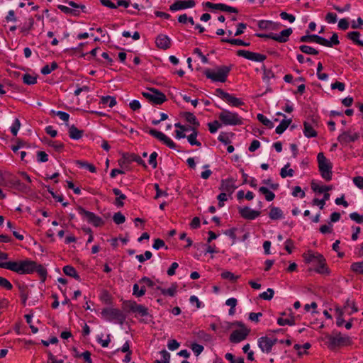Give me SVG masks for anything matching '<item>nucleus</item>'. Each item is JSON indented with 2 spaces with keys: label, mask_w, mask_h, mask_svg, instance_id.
<instances>
[{
  "label": "nucleus",
  "mask_w": 363,
  "mask_h": 363,
  "mask_svg": "<svg viewBox=\"0 0 363 363\" xmlns=\"http://www.w3.org/2000/svg\"><path fill=\"white\" fill-rule=\"evenodd\" d=\"M0 268L9 269L19 274H29L36 272L43 282L47 277L46 269L42 264L30 259L0 262Z\"/></svg>",
  "instance_id": "nucleus-1"
},
{
  "label": "nucleus",
  "mask_w": 363,
  "mask_h": 363,
  "mask_svg": "<svg viewBox=\"0 0 363 363\" xmlns=\"http://www.w3.org/2000/svg\"><path fill=\"white\" fill-rule=\"evenodd\" d=\"M230 70L231 66L224 65L217 67L213 70L207 69L205 70L204 74L208 79H211L213 82H225Z\"/></svg>",
  "instance_id": "nucleus-2"
},
{
  "label": "nucleus",
  "mask_w": 363,
  "mask_h": 363,
  "mask_svg": "<svg viewBox=\"0 0 363 363\" xmlns=\"http://www.w3.org/2000/svg\"><path fill=\"white\" fill-rule=\"evenodd\" d=\"M317 160L321 177L327 182L330 181L333 174L331 162L325 157L323 152L318 154Z\"/></svg>",
  "instance_id": "nucleus-3"
},
{
  "label": "nucleus",
  "mask_w": 363,
  "mask_h": 363,
  "mask_svg": "<svg viewBox=\"0 0 363 363\" xmlns=\"http://www.w3.org/2000/svg\"><path fill=\"white\" fill-rule=\"evenodd\" d=\"M335 335H326L328 347L333 350L337 347L350 345L352 340L348 336H342L340 333H333Z\"/></svg>",
  "instance_id": "nucleus-4"
},
{
  "label": "nucleus",
  "mask_w": 363,
  "mask_h": 363,
  "mask_svg": "<svg viewBox=\"0 0 363 363\" xmlns=\"http://www.w3.org/2000/svg\"><path fill=\"white\" fill-rule=\"evenodd\" d=\"M101 315L108 321L116 320L119 324L123 325L125 315L123 312L117 308H105L101 311Z\"/></svg>",
  "instance_id": "nucleus-5"
},
{
  "label": "nucleus",
  "mask_w": 363,
  "mask_h": 363,
  "mask_svg": "<svg viewBox=\"0 0 363 363\" xmlns=\"http://www.w3.org/2000/svg\"><path fill=\"white\" fill-rule=\"evenodd\" d=\"M150 92H142V95L150 102L156 105H160L167 101L166 96L155 88H147Z\"/></svg>",
  "instance_id": "nucleus-6"
},
{
  "label": "nucleus",
  "mask_w": 363,
  "mask_h": 363,
  "mask_svg": "<svg viewBox=\"0 0 363 363\" xmlns=\"http://www.w3.org/2000/svg\"><path fill=\"white\" fill-rule=\"evenodd\" d=\"M219 119L225 125H236L242 124V119L235 113L224 110L219 114Z\"/></svg>",
  "instance_id": "nucleus-7"
},
{
  "label": "nucleus",
  "mask_w": 363,
  "mask_h": 363,
  "mask_svg": "<svg viewBox=\"0 0 363 363\" xmlns=\"http://www.w3.org/2000/svg\"><path fill=\"white\" fill-rule=\"evenodd\" d=\"M237 55L255 62H263L267 58V56L264 55L244 50H239L237 52Z\"/></svg>",
  "instance_id": "nucleus-8"
},
{
  "label": "nucleus",
  "mask_w": 363,
  "mask_h": 363,
  "mask_svg": "<svg viewBox=\"0 0 363 363\" xmlns=\"http://www.w3.org/2000/svg\"><path fill=\"white\" fill-rule=\"evenodd\" d=\"M250 333V330L245 328L234 330L230 335L229 340L231 342L238 343L247 338Z\"/></svg>",
  "instance_id": "nucleus-9"
},
{
  "label": "nucleus",
  "mask_w": 363,
  "mask_h": 363,
  "mask_svg": "<svg viewBox=\"0 0 363 363\" xmlns=\"http://www.w3.org/2000/svg\"><path fill=\"white\" fill-rule=\"evenodd\" d=\"M149 133L152 135L153 137L156 138L157 139L162 141L163 143H164L167 146H168L170 148H175L176 144L167 135H165L163 133L158 131L155 129H150L149 130Z\"/></svg>",
  "instance_id": "nucleus-10"
},
{
  "label": "nucleus",
  "mask_w": 363,
  "mask_h": 363,
  "mask_svg": "<svg viewBox=\"0 0 363 363\" xmlns=\"http://www.w3.org/2000/svg\"><path fill=\"white\" fill-rule=\"evenodd\" d=\"M205 6L211 9H218L222 11H226L230 13H238V10L236 8L223 4H213L208 1L205 4Z\"/></svg>",
  "instance_id": "nucleus-11"
},
{
  "label": "nucleus",
  "mask_w": 363,
  "mask_h": 363,
  "mask_svg": "<svg viewBox=\"0 0 363 363\" xmlns=\"http://www.w3.org/2000/svg\"><path fill=\"white\" fill-rule=\"evenodd\" d=\"M195 6V1L194 0H184L176 1L172 4L169 9L172 11H178L180 9H184L187 8H192Z\"/></svg>",
  "instance_id": "nucleus-12"
},
{
  "label": "nucleus",
  "mask_w": 363,
  "mask_h": 363,
  "mask_svg": "<svg viewBox=\"0 0 363 363\" xmlns=\"http://www.w3.org/2000/svg\"><path fill=\"white\" fill-rule=\"evenodd\" d=\"M234 182L235 181L232 178L223 179L219 189L231 195L237 188Z\"/></svg>",
  "instance_id": "nucleus-13"
},
{
  "label": "nucleus",
  "mask_w": 363,
  "mask_h": 363,
  "mask_svg": "<svg viewBox=\"0 0 363 363\" xmlns=\"http://www.w3.org/2000/svg\"><path fill=\"white\" fill-rule=\"evenodd\" d=\"M239 213L242 218L248 220H253L258 217L261 213L260 211L252 210L247 206L240 208Z\"/></svg>",
  "instance_id": "nucleus-14"
},
{
  "label": "nucleus",
  "mask_w": 363,
  "mask_h": 363,
  "mask_svg": "<svg viewBox=\"0 0 363 363\" xmlns=\"http://www.w3.org/2000/svg\"><path fill=\"white\" fill-rule=\"evenodd\" d=\"M155 43L159 48L167 50L170 48L171 40L167 35L160 34L156 38Z\"/></svg>",
  "instance_id": "nucleus-15"
},
{
  "label": "nucleus",
  "mask_w": 363,
  "mask_h": 363,
  "mask_svg": "<svg viewBox=\"0 0 363 363\" xmlns=\"http://www.w3.org/2000/svg\"><path fill=\"white\" fill-rule=\"evenodd\" d=\"M258 345L262 352L269 353L272 351L273 342H271L270 338L262 337L258 340Z\"/></svg>",
  "instance_id": "nucleus-16"
},
{
  "label": "nucleus",
  "mask_w": 363,
  "mask_h": 363,
  "mask_svg": "<svg viewBox=\"0 0 363 363\" xmlns=\"http://www.w3.org/2000/svg\"><path fill=\"white\" fill-rule=\"evenodd\" d=\"M359 138V134L355 133L352 135L350 132L345 131L337 137V140L342 143H347L349 142H354Z\"/></svg>",
  "instance_id": "nucleus-17"
},
{
  "label": "nucleus",
  "mask_w": 363,
  "mask_h": 363,
  "mask_svg": "<svg viewBox=\"0 0 363 363\" xmlns=\"http://www.w3.org/2000/svg\"><path fill=\"white\" fill-rule=\"evenodd\" d=\"M317 257L318 262L316 263L318 264V267L315 269V272L319 274H329L324 257L322 255L318 254Z\"/></svg>",
  "instance_id": "nucleus-18"
},
{
  "label": "nucleus",
  "mask_w": 363,
  "mask_h": 363,
  "mask_svg": "<svg viewBox=\"0 0 363 363\" xmlns=\"http://www.w3.org/2000/svg\"><path fill=\"white\" fill-rule=\"evenodd\" d=\"M258 26L260 29L262 30H277L279 28L280 24L278 23H274L271 21H264L262 20L258 22Z\"/></svg>",
  "instance_id": "nucleus-19"
},
{
  "label": "nucleus",
  "mask_w": 363,
  "mask_h": 363,
  "mask_svg": "<svg viewBox=\"0 0 363 363\" xmlns=\"http://www.w3.org/2000/svg\"><path fill=\"white\" fill-rule=\"evenodd\" d=\"M293 30L291 28L283 30L279 35L274 33V40L279 43H286L288 38L291 35Z\"/></svg>",
  "instance_id": "nucleus-20"
},
{
  "label": "nucleus",
  "mask_w": 363,
  "mask_h": 363,
  "mask_svg": "<svg viewBox=\"0 0 363 363\" xmlns=\"http://www.w3.org/2000/svg\"><path fill=\"white\" fill-rule=\"evenodd\" d=\"M300 41L302 43H308V42H315L320 45V41H323V38L320 37L318 35H309L307 34L301 37Z\"/></svg>",
  "instance_id": "nucleus-21"
},
{
  "label": "nucleus",
  "mask_w": 363,
  "mask_h": 363,
  "mask_svg": "<svg viewBox=\"0 0 363 363\" xmlns=\"http://www.w3.org/2000/svg\"><path fill=\"white\" fill-rule=\"evenodd\" d=\"M269 216L272 220L281 219L283 218V211L279 207L270 206Z\"/></svg>",
  "instance_id": "nucleus-22"
},
{
  "label": "nucleus",
  "mask_w": 363,
  "mask_h": 363,
  "mask_svg": "<svg viewBox=\"0 0 363 363\" xmlns=\"http://www.w3.org/2000/svg\"><path fill=\"white\" fill-rule=\"evenodd\" d=\"M83 135V130H79L75 125H72L69 128V136L74 140H79Z\"/></svg>",
  "instance_id": "nucleus-23"
},
{
  "label": "nucleus",
  "mask_w": 363,
  "mask_h": 363,
  "mask_svg": "<svg viewBox=\"0 0 363 363\" xmlns=\"http://www.w3.org/2000/svg\"><path fill=\"white\" fill-rule=\"evenodd\" d=\"M63 272L69 277H73L75 279L80 281V277L77 274L76 269L70 265H66L63 267Z\"/></svg>",
  "instance_id": "nucleus-24"
},
{
  "label": "nucleus",
  "mask_w": 363,
  "mask_h": 363,
  "mask_svg": "<svg viewBox=\"0 0 363 363\" xmlns=\"http://www.w3.org/2000/svg\"><path fill=\"white\" fill-rule=\"evenodd\" d=\"M303 133L307 138H313L317 136V132L313 129V126L308 122L303 123Z\"/></svg>",
  "instance_id": "nucleus-25"
},
{
  "label": "nucleus",
  "mask_w": 363,
  "mask_h": 363,
  "mask_svg": "<svg viewBox=\"0 0 363 363\" xmlns=\"http://www.w3.org/2000/svg\"><path fill=\"white\" fill-rule=\"evenodd\" d=\"M340 41L338 40V35L337 33H333L330 40H328L327 39L323 38V41H320V45L327 47H332L333 45H338Z\"/></svg>",
  "instance_id": "nucleus-26"
},
{
  "label": "nucleus",
  "mask_w": 363,
  "mask_h": 363,
  "mask_svg": "<svg viewBox=\"0 0 363 363\" xmlns=\"http://www.w3.org/2000/svg\"><path fill=\"white\" fill-rule=\"evenodd\" d=\"M198 130L196 129V128H192V133L187 136V140L191 145H196L200 147L201 143L196 140Z\"/></svg>",
  "instance_id": "nucleus-27"
},
{
  "label": "nucleus",
  "mask_w": 363,
  "mask_h": 363,
  "mask_svg": "<svg viewBox=\"0 0 363 363\" xmlns=\"http://www.w3.org/2000/svg\"><path fill=\"white\" fill-rule=\"evenodd\" d=\"M112 191L116 196H118L116 199V204L119 207H123L124 203L121 200H125L126 199V196L122 194L121 191L117 188L113 189Z\"/></svg>",
  "instance_id": "nucleus-28"
},
{
  "label": "nucleus",
  "mask_w": 363,
  "mask_h": 363,
  "mask_svg": "<svg viewBox=\"0 0 363 363\" xmlns=\"http://www.w3.org/2000/svg\"><path fill=\"white\" fill-rule=\"evenodd\" d=\"M292 120L291 119H284L281 121L280 124L276 128V133L277 134H282L286 129L291 124Z\"/></svg>",
  "instance_id": "nucleus-29"
},
{
  "label": "nucleus",
  "mask_w": 363,
  "mask_h": 363,
  "mask_svg": "<svg viewBox=\"0 0 363 363\" xmlns=\"http://www.w3.org/2000/svg\"><path fill=\"white\" fill-rule=\"evenodd\" d=\"M18 290L20 292V296L22 299V303L23 305H26V300L28 296V288L26 285L24 284H19L18 285Z\"/></svg>",
  "instance_id": "nucleus-30"
},
{
  "label": "nucleus",
  "mask_w": 363,
  "mask_h": 363,
  "mask_svg": "<svg viewBox=\"0 0 363 363\" xmlns=\"http://www.w3.org/2000/svg\"><path fill=\"white\" fill-rule=\"evenodd\" d=\"M359 36H360V33H359V32H357V31L350 32L347 35V37L350 40H352L357 45L363 47V41L360 40L359 39Z\"/></svg>",
  "instance_id": "nucleus-31"
},
{
  "label": "nucleus",
  "mask_w": 363,
  "mask_h": 363,
  "mask_svg": "<svg viewBox=\"0 0 363 363\" xmlns=\"http://www.w3.org/2000/svg\"><path fill=\"white\" fill-rule=\"evenodd\" d=\"M77 210L79 213L83 216L87 220L88 222L91 223H92V220H94V218L96 216L94 213L86 211L81 206H79L77 208Z\"/></svg>",
  "instance_id": "nucleus-32"
},
{
  "label": "nucleus",
  "mask_w": 363,
  "mask_h": 363,
  "mask_svg": "<svg viewBox=\"0 0 363 363\" xmlns=\"http://www.w3.org/2000/svg\"><path fill=\"white\" fill-rule=\"evenodd\" d=\"M311 189L314 191H318V193H323V192L328 193V191H329L333 189V186L330 185V186H320L317 184H315L314 182H312L311 183Z\"/></svg>",
  "instance_id": "nucleus-33"
},
{
  "label": "nucleus",
  "mask_w": 363,
  "mask_h": 363,
  "mask_svg": "<svg viewBox=\"0 0 363 363\" xmlns=\"http://www.w3.org/2000/svg\"><path fill=\"white\" fill-rule=\"evenodd\" d=\"M155 289L160 290L163 295L174 296L177 291V285L172 284V286L167 289H162L160 286H157Z\"/></svg>",
  "instance_id": "nucleus-34"
},
{
  "label": "nucleus",
  "mask_w": 363,
  "mask_h": 363,
  "mask_svg": "<svg viewBox=\"0 0 363 363\" xmlns=\"http://www.w3.org/2000/svg\"><path fill=\"white\" fill-rule=\"evenodd\" d=\"M259 191L265 196V199L267 201H272L275 198V194L267 187L261 186L259 189Z\"/></svg>",
  "instance_id": "nucleus-35"
},
{
  "label": "nucleus",
  "mask_w": 363,
  "mask_h": 363,
  "mask_svg": "<svg viewBox=\"0 0 363 363\" xmlns=\"http://www.w3.org/2000/svg\"><path fill=\"white\" fill-rule=\"evenodd\" d=\"M131 156H133V153H123L122 158L118 160V164L121 167H123L125 164H128L133 162V160H131Z\"/></svg>",
  "instance_id": "nucleus-36"
},
{
  "label": "nucleus",
  "mask_w": 363,
  "mask_h": 363,
  "mask_svg": "<svg viewBox=\"0 0 363 363\" xmlns=\"http://www.w3.org/2000/svg\"><path fill=\"white\" fill-rule=\"evenodd\" d=\"M221 42L228 43H230L231 45H240V46H249L250 45L249 43H245V42H244L243 40H242L240 39H226V38H223V39H221Z\"/></svg>",
  "instance_id": "nucleus-37"
},
{
  "label": "nucleus",
  "mask_w": 363,
  "mask_h": 363,
  "mask_svg": "<svg viewBox=\"0 0 363 363\" xmlns=\"http://www.w3.org/2000/svg\"><path fill=\"white\" fill-rule=\"evenodd\" d=\"M133 313H136L143 317L149 315L147 308H146L143 305L138 303H136Z\"/></svg>",
  "instance_id": "nucleus-38"
},
{
  "label": "nucleus",
  "mask_w": 363,
  "mask_h": 363,
  "mask_svg": "<svg viewBox=\"0 0 363 363\" xmlns=\"http://www.w3.org/2000/svg\"><path fill=\"white\" fill-rule=\"evenodd\" d=\"M57 8L67 14H71L74 16H77L79 15V11L77 9H72L63 5H58Z\"/></svg>",
  "instance_id": "nucleus-39"
},
{
  "label": "nucleus",
  "mask_w": 363,
  "mask_h": 363,
  "mask_svg": "<svg viewBox=\"0 0 363 363\" xmlns=\"http://www.w3.org/2000/svg\"><path fill=\"white\" fill-rule=\"evenodd\" d=\"M330 199V194L328 193H325L324 195H323V199L320 200L318 199H314L313 200V203L314 205H318L320 206V209H323V207H324V205L325 203V201L329 200Z\"/></svg>",
  "instance_id": "nucleus-40"
},
{
  "label": "nucleus",
  "mask_w": 363,
  "mask_h": 363,
  "mask_svg": "<svg viewBox=\"0 0 363 363\" xmlns=\"http://www.w3.org/2000/svg\"><path fill=\"white\" fill-rule=\"evenodd\" d=\"M257 118L259 122H261L263 125L267 126L269 128H272L274 127L273 123L267 118L264 115L259 113L257 116Z\"/></svg>",
  "instance_id": "nucleus-41"
},
{
  "label": "nucleus",
  "mask_w": 363,
  "mask_h": 363,
  "mask_svg": "<svg viewBox=\"0 0 363 363\" xmlns=\"http://www.w3.org/2000/svg\"><path fill=\"white\" fill-rule=\"evenodd\" d=\"M299 49L302 52L308 54V55H316L318 54V51L317 50L313 48L312 47L308 46V45H301L299 47Z\"/></svg>",
  "instance_id": "nucleus-42"
},
{
  "label": "nucleus",
  "mask_w": 363,
  "mask_h": 363,
  "mask_svg": "<svg viewBox=\"0 0 363 363\" xmlns=\"http://www.w3.org/2000/svg\"><path fill=\"white\" fill-rule=\"evenodd\" d=\"M23 82L28 85H33L37 83V77L26 74L23 76Z\"/></svg>",
  "instance_id": "nucleus-43"
},
{
  "label": "nucleus",
  "mask_w": 363,
  "mask_h": 363,
  "mask_svg": "<svg viewBox=\"0 0 363 363\" xmlns=\"http://www.w3.org/2000/svg\"><path fill=\"white\" fill-rule=\"evenodd\" d=\"M57 67H58L57 64L55 62H53L51 63L50 67L48 65L44 66L41 69V73L45 75L48 74L52 71L56 69L57 68Z\"/></svg>",
  "instance_id": "nucleus-44"
},
{
  "label": "nucleus",
  "mask_w": 363,
  "mask_h": 363,
  "mask_svg": "<svg viewBox=\"0 0 363 363\" xmlns=\"http://www.w3.org/2000/svg\"><path fill=\"white\" fill-rule=\"evenodd\" d=\"M101 101L103 104H106L107 103H109L108 106L110 108L113 107L116 104V98L110 96H103Z\"/></svg>",
  "instance_id": "nucleus-45"
},
{
  "label": "nucleus",
  "mask_w": 363,
  "mask_h": 363,
  "mask_svg": "<svg viewBox=\"0 0 363 363\" xmlns=\"http://www.w3.org/2000/svg\"><path fill=\"white\" fill-rule=\"evenodd\" d=\"M289 166L290 164L287 163L283 168H281L280 175L282 178H285L287 176L292 177L294 175V171L292 169H289L288 171L286 170Z\"/></svg>",
  "instance_id": "nucleus-46"
},
{
  "label": "nucleus",
  "mask_w": 363,
  "mask_h": 363,
  "mask_svg": "<svg viewBox=\"0 0 363 363\" xmlns=\"http://www.w3.org/2000/svg\"><path fill=\"white\" fill-rule=\"evenodd\" d=\"M76 164L80 167L87 168L91 172L94 173V172H96V167L93 164L88 163L85 161L77 160Z\"/></svg>",
  "instance_id": "nucleus-47"
},
{
  "label": "nucleus",
  "mask_w": 363,
  "mask_h": 363,
  "mask_svg": "<svg viewBox=\"0 0 363 363\" xmlns=\"http://www.w3.org/2000/svg\"><path fill=\"white\" fill-rule=\"evenodd\" d=\"M221 277L223 279H229L230 281L235 282L239 278L238 276L234 275L232 272L225 271L221 274Z\"/></svg>",
  "instance_id": "nucleus-48"
},
{
  "label": "nucleus",
  "mask_w": 363,
  "mask_h": 363,
  "mask_svg": "<svg viewBox=\"0 0 363 363\" xmlns=\"http://www.w3.org/2000/svg\"><path fill=\"white\" fill-rule=\"evenodd\" d=\"M351 269L356 273L363 274V261L352 264Z\"/></svg>",
  "instance_id": "nucleus-49"
},
{
  "label": "nucleus",
  "mask_w": 363,
  "mask_h": 363,
  "mask_svg": "<svg viewBox=\"0 0 363 363\" xmlns=\"http://www.w3.org/2000/svg\"><path fill=\"white\" fill-rule=\"evenodd\" d=\"M228 103L231 104L234 106H240L243 104V102L240 101L239 99L235 98L232 95L229 94V97H227L225 99Z\"/></svg>",
  "instance_id": "nucleus-50"
},
{
  "label": "nucleus",
  "mask_w": 363,
  "mask_h": 363,
  "mask_svg": "<svg viewBox=\"0 0 363 363\" xmlns=\"http://www.w3.org/2000/svg\"><path fill=\"white\" fill-rule=\"evenodd\" d=\"M277 323L279 325H295V320H294V318H291L290 319H289V318L284 319L282 318H279L277 319Z\"/></svg>",
  "instance_id": "nucleus-51"
},
{
  "label": "nucleus",
  "mask_w": 363,
  "mask_h": 363,
  "mask_svg": "<svg viewBox=\"0 0 363 363\" xmlns=\"http://www.w3.org/2000/svg\"><path fill=\"white\" fill-rule=\"evenodd\" d=\"M113 220L115 223L119 225L123 223L125 221V218L121 212H117L114 213Z\"/></svg>",
  "instance_id": "nucleus-52"
},
{
  "label": "nucleus",
  "mask_w": 363,
  "mask_h": 363,
  "mask_svg": "<svg viewBox=\"0 0 363 363\" xmlns=\"http://www.w3.org/2000/svg\"><path fill=\"white\" fill-rule=\"evenodd\" d=\"M136 302L133 301H126L123 302V308L133 313L136 306Z\"/></svg>",
  "instance_id": "nucleus-53"
},
{
  "label": "nucleus",
  "mask_w": 363,
  "mask_h": 363,
  "mask_svg": "<svg viewBox=\"0 0 363 363\" xmlns=\"http://www.w3.org/2000/svg\"><path fill=\"white\" fill-rule=\"evenodd\" d=\"M274 291L272 289H268L267 291L262 293L259 297L264 300H271L273 298Z\"/></svg>",
  "instance_id": "nucleus-54"
},
{
  "label": "nucleus",
  "mask_w": 363,
  "mask_h": 363,
  "mask_svg": "<svg viewBox=\"0 0 363 363\" xmlns=\"http://www.w3.org/2000/svg\"><path fill=\"white\" fill-rule=\"evenodd\" d=\"M47 144L53 147L56 151L57 152H60L61 150L64 147V145L61 143H57V142H55V141H52V140H48L47 142Z\"/></svg>",
  "instance_id": "nucleus-55"
},
{
  "label": "nucleus",
  "mask_w": 363,
  "mask_h": 363,
  "mask_svg": "<svg viewBox=\"0 0 363 363\" xmlns=\"http://www.w3.org/2000/svg\"><path fill=\"white\" fill-rule=\"evenodd\" d=\"M51 113L57 115L61 120H62L64 121H69V115L65 112L60 111H55L52 110V111H51Z\"/></svg>",
  "instance_id": "nucleus-56"
},
{
  "label": "nucleus",
  "mask_w": 363,
  "mask_h": 363,
  "mask_svg": "<svg viewBox=\"0 0 363 363\" xmlns=\"http://www.w3.org/2000/svg\"><path fill=\"white\" fill-rule=\"evenodd\" d=\"M37 160L39 162H45L48 160V155L45 152L39 151L37 152Z\"/></svg>",
  "instance_id": "nucleus-57"
},
{
  "label": "nucleus",
  "mask_w": 363,
  "mask_h": 363,
  "mask_svg": "<svg viewBox=\"0 0 363 363\" xmlns=\"http://www.w3.org/2000/svg\"><path fill=\"white\" fill-rule=\"evenodd\" d=\"M14 186L18 190H20L23 192H28L30 190V188L28 186L23 184L18 180L14 183Z\"/></svg>",
  "instance_id": "nucleus-58"
},
{
  "label": "nucleus",
  "mask_w": 363,
  "mask_h": 363,
  "mask_svg": "<svg viewBox=\"0 0 363 363\" xmlns=\"http://www.w3.org/2000/svg\"><path fill=\"white\" fill-rule=\"evenodd\" d=\"M350 218L357 223H363V216L359 215L356 212L350 213Z\"/></svg>",
  "instance_id": "nucleus-59"
},
{
  "label": "nucleus",
  "mask_w": 363,
  "mask_h": 363,
  "mask_svg": "<svg viewBox=\"0 0 363 363\" xmlns=\"http://www.w3.org/2000/svg\"><path fill=\"white\" fill-rule=\"evenodd\" d=\"M191 348L197 356L199 355L203 350V347L197 343H193L191 346Z\"/></svg>",
  "instance_id": "nucleus-60"
},
{
  "label": "nucleus",
  "mask_w": 363,
  "mask_h": 363,
  "mask_svg": "<svg viewBox=\"0 0 363 363\" xmlns=\"http://www.w3.org/2000/svg\"><path fill=\"white\" fill-rule=\"evenodd\" d=\"M21 127V123L20 121L18 118H16L14 123L11 128V131L13 135H16L18 133V131Z\"/></svg>",
  "instance_id": "nucleus-61"
},
{
  "label": "nucleus",
  "mask_w": 363,
  "mask_h": 363,
  "mask_svg": "<svg viewBox=\"0 0 363 363\" xmlns=\"http://www.w3.org/2000/svg\"><path fill=\"white\" fill-rule=\"evenodd\" d=\"M208 125L209 128V131L211 133H214L217 131L218 128L220 126V124L219 123V122L218 121H214L212 123H209L208 124Z\"/></svg>",
  "instance_id": "nucleus-62"
},
{
  "label": "nucleus",
  "mask_w": 363,
  "mask_h": 363,
  "mask_svg": "<svg viewBox=\"0 0 363 363\" xmlns=\"http://www.w3.org/2000/svg\"><path fill=\"white\" fill-rule=\"evenodd\" d=\"M76 357H83V359L86 363H93L91 359V352L89 351H85L84 352L80 354H76Z\"/></svg>",
  "instance_id": "nucleus-63"
},
{
  "label": "nucleus",
  "mask_w": 363,
  "mask_h": 363,
  "mask_svg": "<svg viewBox=\"0 0 363 363\" xmlns=\"http://www.w3.org/2000/svg\"><path fill=\"white\" fill-rule=\"evenodd\" d=\"M354 184L360 189H363V177L358 176L353 178Z\"/></svg>",
  "instance_id": "nucleus-64"
}]
</instances>
